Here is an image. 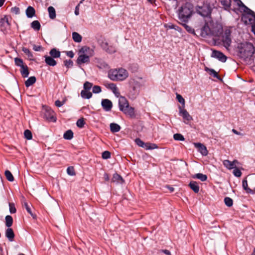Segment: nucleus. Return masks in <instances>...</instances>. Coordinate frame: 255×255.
<instances>
[{
  "label": "nucleus",
  "mask_w": 255,
  "mask_h": 255,
  "mask_svg": "<svg viewBox=\"0 0 255 255\" xmlns=\"http://www.w3.org/2000/svg\"><path fill=\"white\" fill-rule=\"evenodd\" d=\"M237 55L245 60L252 57L255 53V47L250 42L241 43L237 48Z\"/></svg>",
  "instance_id": "1"
},
{
  "label": "nucleus",
  "mask_w": 255,
  "mask_h": 255,
  "mask_svg": "<svg viewBox=\"0 0 255 255\" xmlns=\"http://www.w3.org/2000/svg\"><path fill=\"white\" fill-rule=\"evenodd\" d=\"M193 13V6L187 2L182 5L178 10V16L181 22L186 23L190 19Z\"/></svg>",
  "instance_id": "2"
},
{
  "label": "nucleus",
  "mask_w": 255,
  "mask_h": 255,
  "mask_svg": "<svg viewBox=\"0 0 255 255\" xmlns=\"http://www.w3.org/2000/svg\"><path fill=\"white\" fill-rule=\"evenodd\" d=\"M128 72L123 68L112 69L108 73L109 78L116 81H123L128 77Z\"/></svg>",
  "instance_id": "3"
},
{
  "label": "nucleus",
  "mask_w": 255,
  "mask_h": 255,
  "mask_svg": "<svg viewBox=\"0 0 255 255\" xmlns=\"http://www.w3.org/2000/svg\"><path fill=\"white\" fill-rule=\"evenodd\" d=\"M209 25L211 36L219 37L223 33V27L221 24L213 21H209Z\"/></svg>",
  "instance_id": "4"
},
{
  "label": "nucleus",
  "mask_w": 255,
  "mask_h": 255,
  "mask_svg": "<svg viewBox=\"0 0 255 255\" xmlns=\"http://www.w3.org/2000/svg\"><path fill=\"white\" fill-rule=\"evenodd\" d=\"M231 30L229 29H226L221 34V41L223 43V46L228 49L229 47L231 46L232 43L231 37Z\"/></svg>",
  "instance_id": "5"
},
{
  "label": "nucleus",
  "mask_w": 255,
  "mask_h": 255,
  "mask_svg": "<svg viewBox=\"0 0 255 255\" xmlns=\"http://www.w3.org/2000/svg\"><path fill=\"white\" fill-rule=\"evenodd\" d=\"M242 14V20L246 24H252L255 23V13L251 9V11L245 10Z\"/></svg>",
  "instance_id": "6"
},
{
  "label": "nucleus",
  "mask_w": 255,
  "mask_h": 255,
  "mask_svg": "<svg viewBox=\"0 0 255 255\" xmlns=\"http://www.w3.org/2000/svg\"><path fill=\"white\" fill-rule=\"evenodd\" d=\"M196 12L203 17H207L211 13L212 9L207 4H203L202 6L197 5L196 7Z\"/></svg>",
  "instance_id": "7"
},
{
  "label": "nucleus",
  "mask_w": 255,
  "mask_h": 255,
  "mask_svg": "<svg viewBox=\"0 0 255 255\" xmlns=\"http://www.w3.org/2000/svg\"><path fill=\"white\" fill-rule=\"evenodd\" d=\"M43 118L45 120L49 122H55L56 121L55 113L50 108H47L45 109Z\"/></svg>",
  "instance_id": "8"
},
{
  "label": "nucleus",
  "mask_w": 255,
  "mask_h": 255,
  "mask_svg": "<svg viewBox=\"0 0 255 255\" xmlns=\"http://www.w3.org/2000/svg\"><path fill=\"white\" fill-rule=\"evenodd\" d=\"M179 114L183 118L184 122L186 124L193 120L192 116L190 115L187 110L184 109V107L182 108L180 106H179Z\"/></svg>",
  "instance_id": "9"
},
{
  "label": "nucleus",
  "mask_w": 255,
  "mask_h": 255,
  "mask_svg": "<svg viewBox=\"0 0 255 255\" xmlns=\"http://www.w3.org/2000/svg\"><path fill=\"white\" fill-rule=\"evenodd\" d=\"M211 57L217 59L222 62H225L227 59V56L223 52L217 50H213Z\"/></svg>",
  "instance_id": "10"
},
{
  "label": "nucleus",
  "mask_w": 255,
  "mask_h": 255,
  "mask_svg": "<svg viewBox=\"0 0 255 255\" xmlns=\"http://www.w3.org/2000/svg\"><path fill=\"white\" fill-rule=\"evenodd\" d=\"M201 35L203 37L211 35V29L209 25V21L206 22L204 25L201 29Z\"/></svg>",
  "instance_id": "11"
},
{
  "label": "nucleus",
  "mask_w": 255,
  "mask_h": 255,
  "mask_svg": "<svg viewBox=\"0 0 255 255\" xmlns=\"http://www.w3.org/2000/svg\"><path fill=\"white\" fill-rule=\"evenodd\" d=\"M101 105L103 109L107 112L110 111L113 107V103L111 101L107 99H103Z\"/></svg>",
  "instance_id": "12"
},
{
  "label": "nucleus",
  "mask_w": 255,
  "mask_h": 255,
  "mask_svg": "<svg viewBox=\"0 0 255 255\" xmlns=\"http://www.w3.org/2000/svg\"><path fill=\"white\" fill-rule=\"evenodd\" d=\"M195 146L198 149L199 152L203 156H206L208 151L206 147L201 143H195Z\"/></svg>",
  "instance_id": "13"
},
{
  "label": "nucleus",
  "mask_w": 255,
  "mask_h": 255,
  "mask_svg": "<svg viewBox=\"0 0 255 255\" xmlns=\"http://www.w3.org/2000/svg\"><path fill=\"white\" fill-rule=\"evenodd\" d=\"M128 102L126 98L124 97H120L119 99V107L121 111H124L128 105Z\"/></svg>",
  "instance_id": "14"
},
{
  "label": "nucleus",
  "mask_w": 255,
  "mask_h": 255,
  "mask_svg": "<svg viewBox=\"0 0 255 255\" xmlns=\"http://www.w3.org/2000/svg\"><path fill=\"white\" fill-rule=\"evenodd\" d=\"M76 62L78 65L89 63L90 62V57L86 54H81L79 56Z\"/></svg>",
  "instance_id": "15"
},
{
  "label": "nucleus",
  "mask_w": 255,
  "mask_h": 255,
  "mask_svg": "<svg viewBox=\"0 0 255 255\" xmlns=\"http://www.w3.org/2000/svg\"><path fill=\"white\" fill-rule=\"evenodd\" d=\"M5 235L9 242H13L14 241L15 235L12 229L7 228L5 230Z\"/></svg>",
  "instance_id": "16"
},
{
  "label": "nucleus",
  "mask_w": 255,
  "mask_h": 255,
  "mask_svg": "<svg viewBox=\"0 0 255 255\" xmlns=\"http://www.w3.org/2000/svg\"><path fill=\"white\" fill-rule=\"evenodd\" d=\"M122 112L126 115L129 116L130 117H133L135 116L134 108L130 107L129 104L124 109V111H122Z\"/></svg>",
  "instance_id": "17"
},
{
  "label": "nucleus",
  "mask_w": 255,
  "mask_h": 255,
  "mask_svg": "<svg viewBox=\"0 0 255 255\" xmlns=\"http://www.w3.org/2000/svg\"><path fill=\"white\" fill-rule=\"evenodd\" d=\"M238 162L237 160H234L233 161H231L229 160H225L223 161V164L229 169H232L236 167V163Z\"/></svg>",
  "instance_id": "18"
},
{
  "label": "nucleus",
  "mask_w": 255,
  "mask_h": 255,
  "mask_svg": "<svg viewBox=\"0 0 255 255\" xmlns=\"http://www.w3.org/2000/svg\"><path fill=\"white\" fill-rule=\"evenodd\" d=\"M45 62L47 65L51 66H54L57 64V62L56 60H54V58L48 55H45Z\"/></svg>",
  "instance_id": "19"
},
{
  "label": "nucleus",
  "mask_w": 255,
  "mask_h": 255,
  "mask_svg": "<svg viewBox=\"0 0 255 255\" xmlns=\"http://www.w3.org/2000/svg\"><path fill=\"white\" fill-rule=\"evenodd\" d=\"M9 25L8 19L6 16H4V17L1 18L0 20V26L1 28V30H3V28L5 29Z\"/></svg>",
  "instance_id": "20"
},
{
  "label": "nucleus",
  "mask_w": 255,
  "mask_h": 255,
  "mask_svg": "<svg viewBox=\"0 0 255 255\" xmlns=\"http://www.w3.org/2000/svg\"><path fill=\"white\" fill-rule=\"evenodd\" d=\"M111 181L112 182H116L117 183L121 184L124 183L125 182L122 177L117 173L114 174Z\"/></svg>",
  "instance_id": "21"
},
{
  "label": "nucleus",
  "mask_w": 255,
  "mask_h": 255,
  "mask_svg": "<svg viewBox=\"0 0 255 255\" xmlns=\"http://www.w3.org/2000/svg\"><path fill=\"white\" fill-rule=\"evenodd\" d=\"M189 186L195 193H197L199 192V186L197 182L191 181L189 184Z\"/></svg>",
  "instance_id": "22"
},
{
  "label": "nucleus",
  "mask_w": 255,
  "mask_h": 255,
  "mask_svg": "<svg viewBox=\"0 0 255 255\" xmlns=\"http://www.w3.org/2000/svg\"><path fill=\"white\" fill-rule=\"evenodd\" d=\"M242 184L243 188L247 193L252 194H254L255 193V192L254 191V190H252L250 189L249 187H248V182L247 179H244L242 181Z\"/></svg>",
  "instance_id": "23"
},
{
  "label": "nucleus",
  "mask_w": 255,
  "mask_h": 255,
  "mask_svg": "<svg viewBox=\"0 0 255 255\" xmlns=\"http://www.w3.org/2000/svg\"><path fill=\"white\" fill-rule=\"evenodd\" d=\"M50 56L53 58H59L61 55L60 52L55 48L51 49L49 52Z\"/></svg>",
  "instance_id": "24"
},
{
  "label": "nucleus",
  "mask_w": 255,
  "mask_h": 255,
  "mask_svg": "<svg viewBox=\"0 0 255 255\" xmlns=\"http://www.w3.org/2000/svg\"><path fill=\"white\" fill-rule=\"evenodd\" d=\"M35 9L31 6H29L26 9V14L28 18H31L35 15Z\"/></svg>",
  "instance_id": "25"
},
{
  "label": "nucleus",
  "mask_w": 255,
  "mask_h": 255,
  "mask_svg": "<svg viewBox=\"0 0 255 255\" xmlns=\"http://www.w3.org/2000/svg\"><path fill=\"white\" fill-rule=\"evenodd\" d=\"M20 71L22 77L26 78L28 76L29 72L28 70V67L26 65L22 66V67L20 68Z\"/></svg>",
  "instance_id": "26"
},
{
  "label": "nucleus",
  "mask_w": 255,
  "mask_h": 255,
  "mask_svg": "<svg viewBox=\"0 0 255 255\" xmlns=\"http://www.w3.org/2000/svg\"><path fill=\"white\" fill-rule=\"evenodd\" d=\"M110 127V130L113 133L117 132L121 129V127L118 124L116 123H111Z\"/></svg>",
  "instance_id": "27"
},
{
  "label": "nucleus",
  "mask_w": 255,
  "mask_h": 255,
  "mask_svg": "<svg viewBox=\"0 0 255 255\" xmlns=\"http://www.w3.org/2000/svg\"><path fill=\"white\" fill-rule=\"evenodd\" d=\"M194 179H198L201 181H205L207 179V176L205 174L202 173H197L192 176Z\"/></svg>",
  "instance_id": "28"
},
{
  "label": "nucleus",
  "mask_w": 255,
  "mask_h": 255,
  "mask_svg": "<svg viewBox=\"0 0 255 255\" xmlns=\"http://www.w3.org/2000/svg\"><path fill=\"white\" fill-rule=\"evenodd\" d=\"M205 70L208 72L210 75H213L214 77L218 79H221L218 73L213 69H210L208 67H205Z\"/></svg>",
  "instance_id": "29"
},
{
  "label": "nucleus",
  "mask_w": 255,
  "mask_h": 255,
  "mask_svg": "<svg viewBox=\"0 0 255 255\" xmlns=\"http://www.w3.org/2000/svg\"><path fill=\"white\" fill-rule=\"evenodd\" d=\"M36 78L34 76H31L25 82V85L26 87H28L33 85L36 82Z\"/></svg>",
  "instance_id": "30"
},
{
  "label": "nucleus",
  "mask_w": 255,
  "mask_h": 255,
  "mask_svg": "<svg viewBox=\"0 0 255 255\" xmlns=\"http://www.w3.org/2000/svg\"><path fill=\"white\" fill-rule=\"evenodd\" d=\"M81 97L84 99H89L92 96V94L91 92L87 90H82L81 92Z\"/></svg>",
  "instance_id": "31"
},
{
  "label": "nucleus",
  "mask_w": 255,
  "mask_h": 255,
  "mask_svg": "<svg viewBox=\"0 0 255 255\" xmlns=\"http://www.w3.org/2000/svg\"><path fill=\"white\" fill-rule=\"evenodd\" d=\"M23 206L26 209L27 212L33 217L34 218V215L33 214L31 211V207L32 205L31 204H28L26 202H24L23 204Z\"/></svg>",
  "instance_id": "32"
},
{
  "label": "nucleus",
  "mask_w": 255,
  "mask_h": 255,
  "mask_svg": "<svg viewBox=\"0 0 255 255\" xmlns=\"http://www.w3.org/2000/svg\"><path fill=\"white\" fill-rule=\"evenodd\" d=\"M48 11L49 13V17L51 19H53L56 17V11L55 8L53 6H50L48 7Z\"/></svg>",
  "instance_id": "33"
},
{
  "label": "nucleus",
  "mask_w": 255,
  "mask_h": 255,
  "mask_svg": "<svg viewBox=\"0 0 255 255\" xmlns=\"http://www.w3.org/2000/svg\"><path fill=\"white\" fill-rule=\"evenodd\" d=\"M31 27L35 30L38 31L40 30L41 25L38 20H34L31 23Z\"/></svg>",
  "instance_id": "34"
},
{
  "label": "nucleus",
  "mask_w": 255,
  "mask_h": 255,
  "mask_svg": "<svg viewBox=\"0 0 255 255\" xmlns=\"http://www.w3.org/2000/svg\"><path fill=\"white\" fill-rule=\"evenodd\" d=\"M63 137L65 139L70 140L73 137V132L71 129L67 130L63 135Z\"/></svg>",
  "instance_id": "35"
},
{
  "label": "nucleus",
  "mask_w": 255,
  "mask_h": 255,
  "mask_svg": "<svg viewBox=\"0 0 255 255\" xmlns=\"http://www.w3.org/2000/svg\"><path fill=\"white\" fill-rule=\"evenodd\" d=\"M5 226L7 228H10L13 224V219L10 215H7L5 218Z\"/></svg>",
  "instance_id": "36"
},
{
  "label": "nucleus",
  "mask_w": 255,
  "mask_h": 255,
  "mask_svg": "<svg viewBox=\"0 0 255 255\" xmlns=\"http://www.w3.org/2000/svg\"><path fill=\"white\" fill-rule=\"evenodd\" d=\"M22 51L27 55L28 58L30 60H33V55L32 52L27 48L23 47L22 48Z\"/></svg>",
  "instance_id": "37"
},
{
  "label": "nucleus",
  "mask_w": 255,
  "mask_h": 255,
  "mask_svg": "<svg viewBox=\"0 0 255 255\" xmlns=\"http://www.w3.org/2000/svg\"><path fill=\"white\" fill-rule=\"evenodd\" d=\"M72 38L73 40L76 42H80L82 38L81 35L76 32H73Z\"/></svg>",
  "instance_id": "38"
},
{
  "label": "nucleus",
  "mask_w": 255,
  "mask_h": 255,
  "mask_svg": "<svg viewBox=\"0 0 255 255\" xmlns=\"http://www.w3.org/2000/svg\"><path fill=\"white\" fill-rule=\"evenodd\" d=\"M221 4L224 6L225 9L230 8L231 5V0H220Z\"/></svg>",
  "instance_id": "39"
},
{
  "label": "nucleus",
  "mask_w": 255,
  "mask_h": 255,
  "mask_svg": "<svg viewBox=\"0 0 255 255\" xmlns=\"http://www.w3.org/2000/svg\"><path fill=\"white\" fill-rule=\"evenodd\" d=\"M224 203L227 207H231L233 206V201L231 198L226 197L224 198Z\"/></svg>",
  "instance_id": "40"
},
{
  "label": "nucleus",
  "mask_w": 255,
  "mask_h": 255,
  "mask_svg": "<svg viewBox=\"0 0 255 255\" xmlns=\"http://www.w3.org/2000/svg\"><path fill=\"white\" fill-rule=\"evenodd\" d=\"M5 176L7 180L12 182L14 180V177L11 173L9 170H6L4 173Z\"/></svg>",
  "instance_id": "41"
},
{
  "label": "nucleus",
  "mask_w": 255,
  "mask_h": 255,
  "mask_svg": "<svg viewBox=\"0 0 255 255\" xmlns=\"http://www.w3.org/2000/svg\"><path fill=\"white\" fill-rule=\"evenodd\" d=\"M116 48L114 45H108L107 49L105 51L106 52L109 54H113L116 52Z\"/></svg>",
  "instance_id": "42"
},
{
  "label": "nucleus",
  "mask_w": 255,
  "mask_h": 255,
  "mask_svg": "<svg viewBox=\"0 0 255 255\" xmlns=\"http://www.w3.org/2000/svg\"><path fill=\"white\" fill-rule=\"evenodd\" d=\"M86 124L83 118H80L77 121V126L79 128H83Z\"/></svg>",
  "instance_id": "43"
},
{
  "label": "nucleus",
  "mask_w": 255,
  "mask_h": 255,
  "mask_svg": "<svg viewBox=\"0 0 255 255\" xmlns=\"http://www.w3.org/2000/svg\"><path fill=\"white\" fill-rule=\"evenodd\" d=\"M237 3L239 6L243 9L244 11L245 10L251 11V9H250L247 6H246L241 0H238V2Z\"/></svg>",
  "instance_id": "44"
},
{
  "label": "nucleus",
  "mask_w": 255,
  "mask_h": 255,
  "mask_svg": "<svg viewBox=\"0 0 255 255\" xmlns=\"http://www.w3.org/2000/svg\"><path fill=\"white\" fill-rule=\"evenodd\" d=\"M14 62H15V64L17 66L20 67V68L22 67V66L25 65L23 64V61L22 59L19 58L18 57L14 58Z\"/></svg>",
  "instance_id": "45"
},
{
  "label": "nucleus",
  "mask_w": 255,
  "mask_h": 255,
  "mask_svg": "<svg viewBox=\"0 0 255 255\" xmlns=\"http://www.w3.org/2000/svg\"><path fill=\"white\" fill-rule=\"evenodd\" d=\"M182 25L184 27L185 29L189 32L195 35V30L191 26L188 25L186 23H183Z\"/></svg>",
  "instance_id": "46"
},
{
  "label": "nucleus",
  "mask_w": 255,
  "mask_h": 255,
  "mask_svg": "<svg viewBox=\"0 0 255 255\" xmlns=\"http://www.w3.org/2000/svg\"><path fill=\"white\" fill-rule=\"evenodd\" d=\"M24 135L25 138L28 140L31 139L32 138V134L30 130L26 129L24 132Z\"/></svg>",
  "instance_id": "47"
},
{
  "label": "nucleus",
  "mask_w": 255,
  "mask_h": 255,
  "mask_svg": "<svg viewBox=\"0 0 255 255\" xmlns=\"http://www.w3.org/2000/svg\"><path fill=\"white\" fill-rule=\"evenodd\" d=\"M176 99L178 102L182 105V108L185 106V100L181 95L178 94H176Z\"/></svg>",
  "instance_id": "48"
},
{
  "label": "nucleus",
  "mask_w": 255,
  "mask_h": 255,
  "mask_svg": "<svg viewBox=\"0 0 255 255\" xmlns=\"http://www.w3.org/2000/svg\"><path fill=\"white\" fill-rule=\"evenodd\" d=\"M173 138L176 140L183 141L185 140L184 136L180 133H175L173 135Z\"/></svg>",
  "instance_id": "49"
},
{
  "label": "nucleus",
  "mask_w": 255,
  "mask_h": 255,
  "mask_svg": "<svg viewBox=\"0 0 255 255\" xmlns=\"http://www.w3.org/2000/svg\"><path fill=\"white\" fill-rule=\"evenodd\" d=\"M67 174L71 176H73L76 174L74 168L73 166H69L67 168Z\"/></svg>",
  "instance_id": "50"
},
{
  "label": "nucleus",
  "mask_w": 255,
  "mask_h": 255,
  "mask_svg": "<svg viewBox=\"0 0 255 255\" xmlns=\"http://www.w3.org/2000/svg\"><path fill=\"white\" fill-rule=\"evenodd\" d=\"M111 152L106 150L102 153V157L103 159H107L111 157Z\"/></svg>",
  "instance_id": "51"
},
{
  "label": "nucleus",
  "mask_w": 255,
  "mask_h": 255,
  "mask_svg": "<svg viewBox=\"0 0 255 255\" xmlns=\"http://www.w3.org/2000/svg\"><path fill=\"white\" fill-rule=\"evenodd\" d=\"M91 49L89 47L87 46H83L80 50L79 53H83V54H85V53H88L89 51H90Z\"/></svg>",
  "instance_id": "52"
},
{
  "label": "nucleus",
  "mask_w": 255,
  "mask_h": 255,
  "mask_svg": "<svg viewBox=\"0 0 255 255\" xmlns=\"http://www.w3.org/2000/svg\"><path fill=\"white\" fill-rule=\"evenodd\" d=\"M9 212L11 214L15 213L16 211V209L15 207L14 204L13 203H9Z\"/></svg>",
  "instance_id": "53"
},
{
  "label": "nucleus",
  "mask_w": 255,
  "mask_h": 255,
  "mask_svg": "<svg viewBox=\"0 0 255 255\" xmlns=\"http://www.w3.org/2000/svg\"><path fill=\"white\" fill-rule=\"evenodd\" d=\"M135 142L140 147H143L145 146V143L139 138H136L135 139Z\"/></svg>",
  "instance_id": "54"
},
{
  "label": "nucleus",
  "mask_w": 255,
  "mask_h": 255,
  "mask_svg": "<svg viewBox=\"0 0 255 255\" xmlns=\"http://www.w3.org/2000/svg\"><path fill=\"white\" fill-rule=\"evenodd\" d=\"M234 169L233 170L234 175L237 177H240L242 175V172L240 171V170L236 167L235 168H234Z\"/></svg>",
  "instance_id": "55"
},
{
  "label": "nucleus",
  "mask_w": 255,
  "mask_h": 255,
  "mask_svg": "<svg viewBox=\"0 0 255 255\" xmlns=\"http://www.w3.org/2000/svg\"><path fill=\"white\" fill-rule=\"evenodd\" d=\"M64 65L67 68H69L73 66V63L71 60H66L64 61Z\"/></svg>",
  "instance_id": "56"
},
{
  "label": "nucleus",
  "mask_w": 255,
  "mask_h": 255,
  "mask_svg": "<svg viewBox=\"0 0 255 255\" xmlns=\"http://www.w3.org/2000/svg\"><path fill=\"white\" fill-rule=\"evenodd\" d=\"M93 84L91 83H90L89 82H86L84 84V90H87L89 91L91 89V88L92 87Z\"/></svg>",
  "instance_id": "57"
},
{
  "label": "nucleus",
  "mask_w": 255,
  "mask_h": 255,
  "mask_svg": "<svg viewBox=\"0 0 255 255\" xmlns=\"http://www.w3.org/2000/svg\"><path fill=\"white\" fill-rule=\"evenodd\" d=\"M107 88L111 90L113 92H115V91H118V88L114 83L108 84Z\"/></svg>",
  "instance_id": "58"
},
{
  "label": "nucleus",
  "mask_w": 255,
  "mask_h": 255,
  "mask_svg": "<svg viewBox=\"0 0 255 255\" xmlns=\"http://www.w3.org/2000/svg\"><path fill=\"white\" fill-rule=\"evenodd\" d=\"M92 92L95 94L99 93L101 92V88L99 86H94L93 87Z\"/></svg>",
  "instance_id": "59"
},
{
  "label": "nucleus",
  "mask_w": 255,
  "mask_h": 255,
  "mask_svg": "<svg viewBox=\"0 0 255 255\" xmlns=\"http://www.w3.org/2000/svg\"><path fill=\"white\" fill-rule=\"evenodd\" d=\"M66 100L64 99L62 101L59 100H56L55 102V105L57 107H60L63 106L66 102Z\"/></svg>",
  "instance_id": "60"
},
{
  "label": "nucleus",
  "mask_w": 255,
  "mask_h": 255,
  "mask_svg": "<svg viewBox=\"0 0 255 255\" xmlns=\"http://www.w3.org/2000/svg\"><path fill=\"white\" fill-rule=\"evenodd\" d=\"M108 45H109L107 41H103L100 43L101 47L105 51H106V49H107Z\"/></svg>",
  "instance_id": "61"
},
{
  "label": "nucleus",
  "mask_w": 255,
  "mask_h": 255,
  "mask_svg": "<svg viewBox=\"0 0 255 255\" xmlns=\"http://www.w3.org/2000/svg\"><path fill=\"white\" fill-rule=\"evenodd\" d=\"M11 11L15 14H18L20 13L19 8L18 7L15 6L11 8Z\"/></svg>",
  "instance_id": "62"
},
{
  "label": "nucleus",
  "mask_w": 255,
  "mask_h": 255,
  "mask_svg": "<svg viewBox=\"0 0 255 255\" xmlns=\"http://www.w3.org/2000/svg\"><path fill=\"white\" fill-rule=\"evenodd\" d=\"M43 48L41 45H36L35 44L33 45V49L35 51H39L42 50Z\"/></svg>",
  "instance_id": "63"
},
{
  "label": "nucleus",
  "mask_w": 255,
  "mask_h": 255,
  "mask_svg": "<svg viewBox=\"0 0 255 255\" xmlns=\"http://www.w3.org/2000/svg\"><path fill=\"white\" fill-rule=\"evenodd\" d=\"M66 54L67 56L70 58H73L74 56V53L72 51H66Z\"/></svg>",
  "instance_id": "64"
}]
</instances>
